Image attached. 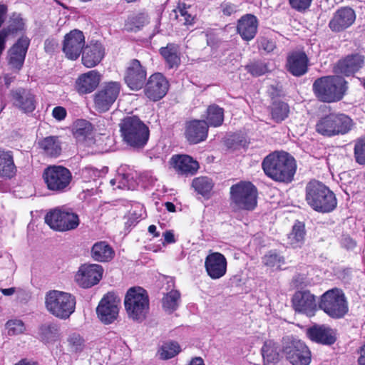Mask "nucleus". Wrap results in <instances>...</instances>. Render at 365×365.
<instances>
[{"label":"nucleus","instance_id":"ddd939ff","mask_svg":"<svg viewBox=\"0 0 365 365\" xmlns=\"http://www.w3.org/2000/svg\"><path fill=\"white\" fill-rule=\"evenodd\" d=\"M120 299L114 293L108 292L100 301L96 313L100 321L104 324L114 322L119 312Z\"/></svg>","mask_w":365,"mask_h":365},{"label":"nucleus","instance_id":"79ce46f5","mask_svg":"<svg viewBox=\"0 0 365 365\" xmlns=\"http://www.w3.org/2000/svg\"><path fill=\"white\" fill-rule=\"evenodd\" d=\"M305 236L304 225L297 222L292 227V232L288 235V243L293 247H299L304 243Z\"/></svg>","mask_w":365,"mask_h":365},{"label":"nucleus","instance_id":"20e7f679","mask_svg":"<svg viewBox=\"0 0 365 365\" xmlns=\"http://www.w3.org/2000/svg\"><path fill=\"white\" fill-rule=\"evenodd\" d=\"M120 131L123 141L133 148H143L149 138L148 127L135 115L121 120Z\"/></svg>","mask_w":365,"mask_h":365},{"label":"nucleus","instance_id":"a211bd4d","mask_svg":"<svg viewBox=\"0 0 365 365\" xmlns=\"http://www.w3.org/2000/svg\"><path fill=\"white\" fill-rule=\"evenodd\" d=\"M146 76V69L140 62L137 59H133L127 67L124 79L131 90L138 91L144 86Z\"/></svg>","mask_w":365,"mask_h":365},{"label":"nucleus","instance_id":"f03ea898","mask_svg":"<svg viewBox=\"0 0 365 365\" xmlns=\"http://www.w3.org/2000/svg\"><path fill=\"white\" fill-rule=\"evenodd\" d=\"M334 75L316 79L312 85L317 98L324 103H334L342 98V61L339 60L334 68Z\"/></svg>","mask_w":365,"mask_h":365},{"label":"nucleus","instance_id":"58836bf2","mask_svg":"<svg viewBox=\"0 0 365 365\" xmlns=\"http://www.w3.org/2000/svg\"><path fill=\"white\" fill-rule=\"evenodd\" d=\"M206 123L209 126H220L224 121V110L220 106L213 104L207 109Z\"/></svg>","mask_w":365,"mask_h":365},{"label":"nucleus","instance_id":"6ab92c4d","mask_svg":"<svg viewBox=\"0 0 365 365\" xmlns=\"http://www.w3.org/2000/svg\"><path fill=\"white\" fill-rule=\"evenodd\" d=\"M169 88V83L166 78L160 73L151 75L145 85V93L146 96L157 101L163 98Z\"/></svg>","mask_w":365,"mask_h":365},{"label":"nucleus","instance_id":"f704fd0d","mask_svg":"<svg viewBox=\"0 0 365 365\" xmlns=\"http://www.w3.org/2000/svg\"><path fill=\"white\" fill-rule=\"evenodd\" d=\"M45 153L51 157H57L61 152V141L58 136L46 137L38 143Z\"/></svg>","mask_w":365,"mask_h":365},{"label":"nucleus","instance_id":"13d9d810","mask_svg":"<svg viewBox=\"0 0 365 365\" xmlns=\"http://www.w3.org/2000/svg\"><path fill=\"white\" fill-rule=\"evenodd\" d=\"M259 46L260 49H262L264 51L269 53L274 49L275 44L272 41L266 38H262L259 41Z\"/></svg>","mask_w":365,"mask_h":365},{"label":"nucleus","instance_id":"0e129e2a","mask_svg":"<svg viewBox=\"0 0 365 365\" xmlns=\"http://www.w3.org/2000/svg\"><path fill=\"white\" fill-rule=\"evenodd\" d=\"M57 46V43L54 39H46L44 43V48L46 52H52Z\"/></svg>","mask_w":365,"mask_h":365},{"label":"nucleus","instance_id":"7c9ffc66","mask_svg":"<svg viewBox=\"0 0 365 365\" xmlns=\"http://www.w3.org/2000/svg\"><path fill=\"white\" fill-rule=\"evenodd\" d=\"M16 173L13 153L0 148V178H11Z\"/></svg>","mask_w":365,"mask_h":365},{"label":"nucleus","instance_id":"f3484780","mask_svg":"<svg viewBox=\"0 0 365 365\" xmlns=\"http://www.w3.org/2000/svg\"><path fill=\"white\" fill-rule=\"evenodd\" d=\"M294 310L307 317H312L317 311L315 296L309 291H298L292 299Z\"/></svg>","mask_w":365,"mask_h":365},{"label":"nucleus","instance_id":"c756f323","mask_svg":"<svg viewBox=\"0 0 365 365\" xmlns=\"http://www.w3.org/2000/svg\"><path fill=\"white\" fill-rule=\"evenodd\" d=\"M170 163L175 170L182 175H194L199 168L198 163L187 155H173Z\"/></svg>","mask_w":365,"mask_h":365},{"label":"nucleus","instance_id":"5701e85b","mask_svg":"<svg viewBox=\"0 0 365 365\" xmlns=\"http://www.w3.org/2000/svg\"><path fill=\"white\" fill-rule=\"evenodd\" d=\"M258 26L257 18L253 14H247L237 21V32L244 41H250L255 37Z\"/></svg>","mask_w":365,"mask_h":365},{"label":"nucleus","instance_id":"603ef678","mask_svg":"<svg viewBox=\"0 0 365 365\" xmlns=\"http://www.w3.org/2000/svg\"><path fill=\"white\" fill-rule=\"evenodd\" d=\"M68 342L73 351H80L83 348V339L78 334H71L68 338Z\"/></svg>","mask_w":365,"mask_h":365},{"label":"nucleus","instance_id":"c9c22d12","mask_svg":"<svg viewBox=\"0 0 365 365\" xmlns=\"http://www.w3.org/2000/svg\"><path fill=\"white\" fill-rule=\"evenodd\" d=\"M364 56L359 53L348 55L344 58V75L349 76L355 73L363 66Z\"/></svg>","mask_w":365,"mask_h":365},{"label":"nucleus","instance_id":"8fccbe9b","mask_svg":"<svg viewBox=\"0 0 365 365\" xmlns=\"http://www.w3.org/2000/svg\"><path fill=\"white\" fill-rule=\"evenodd\" d=\"M354 158L359 165H365V138L356 140L354 145Z\"/></svg>","mask_w":365,"mask_h":365},{"label":"nucleus","instance_id":"39448f33","mask_svg":"<svg viewBox=\"0 0 365 365\" xmlns=\"http://www.w3.org/2000/svg\"><path fill=\"white\" fill-rule=\"evenodd\" d=\"M45 307L54 317L67 319L75 311L76 299L70 293L51 290L46 294Z\"/></svg>","mask_w":365,"mask_h":365},{"label":"nucleus","instance_id":"c03bdc74","mask_svg":"<svg viewBox=\"0 0 365 365\" xmlns=\"http://www.w3.org/2000/svg\"><path fill=\"white\" fill-rule=\"evenodd\" d=\"M180 299V292L178 290H171L163 298L162 303L163 309L169 313L174 312L179 306Z\"/></svg>","mask_w":365,"mask_h":365},{"label":"nucleus","instance_id":"a19ab883","mask_svg":"<svg viewBox=\"0 0 365 365\" xmlns=\"http://www.w3.org/2000/svg\"><path fill=\"white\" fill-rule=\"evenodd\" d=\"M38 335L41 340L46 343H53L58 339V328L57 325L48 323L39 327Z\"/></svg>","mask_w":365,"mask_h":365},{"label":"nucleus","instance_id":"b1692460","mask_svg":"<svg viewBox=\"0 0 365 365\" xmlns=\"http://www.w3.org/2000/svg\"><path fill=\"white\" fill-rule=\"evenodd\" d=\"M208 125L205 120H194L186 123L185 135L192 144L204 141L207 137Z\"/></svg>","mask_w":365,"mask_h":365},{"label":"nucleus","instance_id":"0eeeda50","mask_svg":"<svg viewBox=\"0 0 365 365\" xmlns=\"http://www.w3.org/2000/svg\"><path fill=\"white\" fill-rule=\"evenodd\" d=\"M45 222L51 229L65 232L75 230L79 225L80 220L71 208L58 207L46 215Z\"/></svg>","mask_w":365,"mask_h":365},{"label":"nucleus","instance_id":"e433bc0d","mask_svg":"<svg viewBox=\"0 0 365 365\" xmlns=\"http://www.w3.org/2000/svg\"><path fill=\"white\" fill-rule=\"evenodd\" d=\"M24 21L19 14H13L10 17L9 26L0 31L4 32V44H5L6 38L10 36H14L19 31L24 30Z\"/></svg>","mask_w":365,"mask_h":365},{"label":"nucleus","instance_id":"a18cd8bd","mask_svg":"<svg viewBox=\"0 0 365 365\" xmlns=\"http://www.w3.org/2000/svg\"><path fill=\"white\" fill-rule=\"evenodd\" d=\"M289 113V106L282 101H275L272 106V117L277 122L283 121L288 117Z\"/></svg>","mask_w":365,"mask_h":365},{"label":"nucleus","instance_id":"cd10ccee","mask_svg":"<svg viewBox=\"0 0 365 365\" xmlns=\"http://www.w3.org/2000/svg\"><path fill=\"white\" fill-rule=\"evenodd\" d=\"M101 76L98 71H90L81 74L76 81V89L80 94H87L93 92L98 86Z\"/></svg>","mask_w":365,"mask_h":365},{"label":"nucleus","instance_id":"bb28decb","mask_svg":"<svg viewBox=\"0 0 365 365\" xmlns=\"http://www.w3.org/2000/svg\"><path fill=\"white\" fill-rule=\"evenodd\" d=\"M341 125V115L331 114L318 121L316 130L323 135L331 136L340 132Z\"/></svg>","mask_w":365,"mask_h":365},{"label":"nucleus","instance_id":"bf43d9fd","mask_svg":"<svg viewBox=\"0 0 365 365\" xmlns=\"http://www.w3.org/2000/svg\"><path fill=\"white\" fill-rule=\"evenodd\" d=\"M148 22L147 16L145 14H140L137 15L132 19V23L134 24L135 27L137 30L140 29L145 24Z\"/></svg>","mask_w":365,"mask_h":365},{"label":"nucleus","instance_id":"72a5a7b5","mask_svg":"<svg viewBox=\"0 0 365 365\" xmlns=\"http://www.w3.org/2000/svg\"><path fill=\"white\" fill-rule=\"evenodd\" d=\"M160 53L163 57L169 68H178L180 63L179 47L174 43H168L160 49Z\"/></svg>","mask_w":365,"mask_h":365},{"label":"nucleus","instance_id":"774afa93","mask_svg":"<svg viewBox=\"0 0 365 365\" xmlns=\"http://www.w3.org/2000/svg\"><path fill=\"white\" fill-rule=\"evenodd\" d=\"M7 11V8L5 5L0 4V26L5 20V15Z\"/></svg>","mask_w":365,"mask_h":365},{"label":"nucleus","instance_id":"3c124183","mask_svg":"<svg viewBox=\"0 0 365 365\" xmlns=\"http://www.w3.org/2000/svg\"><path fill=\"white\" fill-rule=\"evenodd\" d=\"M6 328L9 335H17L25 331V325L20 319L9 320L6 324Z\"/></svg>","mask_w":365,"mask_h":365},{"label":"nucleus","instance_id":"9b49d317","mask_svg":"<svg viewBox=\"0 0 365 365\" xmlns=\"http://www.w3.org/2000/svg\"><path fill=\"white\" fill-rule=\"evenodd\" d=\"M72 131L74 138L79 143L87 147H95L96 152L106 150L101 146L104 137L101 135L96 136L93 135V126L89 121L83 119L76 120L73 123Z\"/></svg>","mask_w":365,"mask_h":365},{"label":"nucleus","instance_id":"680f3d73","mask_svg":"<svg viewBox=\"0 0 365 365\" xmlns=\"http://www.w3.org/2000/svg\"><path fill=\"white\" fill-rule=\"evenodd\" d=\"M117 187L123 190H130L131 188L128 176L125 175L123 176H118V185H117Z\"/></svg>","mask_w":365,"mask_h":365},{"label":"nucleus","instance_id":"4468645a","mask_svg":"<svg viewBox=\"0 0 365 365\" xmlns=\"http://www.w3.org/2000/svg\"><path fill=\"white\" fill-rule=\"evenodd\" d=\"M319 308L329 317L339 319L342 317V291L334 288L324 292L319 304Z\"/></svg>","mask_w":365,"mask_h":365},{"label":"nucleus","instance_id":"f8f14e48","mask_svg":"<svg viewBox=\"0 0 365 365\" xmlns=\"http://www.w3.org/2000/svg\"><path fill=\"white\" fill-rule=\"evenodd\" d=\"M120 91L118 82L106 83L94 95V106L100 113L108 111L115 102Z\"/></svg>","mask_w":365,"mask_h":365},{"label":"nucleus","instance_id":"6e6552de","mask_svg":"<svg viewBox=\"0 0 365 365\" xmlns=\"http://www.w3.org/2000/svg\"><path fill=\"white\" fill-rule=\"evenodd\" d=\"M282 352L292 365H309L312 353L306 344L297 339L285 338L282 341Z\"/></svg>","mask_w":365,"mask_h":365},{"label":"nucleus","instance_id":"69168bd1","mask_svg":"<svg viewBox=\"0 0 365 365\" xmlns=\"http://www.w3.org/2000/svg\"><path fill=\"white\" fill-rule=\"evenodd\" d=\"M358 352L360 354V356L358 358V364L359 365H365V341Z\"/></svg>","mask_w":365,"mask_h":365},{"label":"nucleus","instance_id":"09e8293b","mask_svg":"<svg viewBox=\"0 0 365 365\" xmlns=\"http://www.w3.org/2000/svg\"><path fill=\"white\" fill-rule=\"evenodd\" d=\"M106 173L105 169L98 170L92 166H86L81 170V176L85 181L96 180Z\"/></svg>","mask_w":365,"mask_h":365},{"label":"nucleus","instance_id":"aec40b11","mask_svg":"<svg viewBox=\"0 0 365 365\" xmlns=\"http://www.w3.org/2000/svg\"><path fill=\"white\" fill-rule=\"evenodd\" d=\"M29 45L30 39L23 36L10 48L8 62L11 69L16 72L21 69Z\"/></svg>","mask_w":365,"mask_h":365},{"label":"nucleus","instance_id":"de8ad7c7","mask_svg":"<svg viewBox=\"0 0 365 365\" xmlns=\"http://www.w3.org/2000/svg\"><path fill=\"white\" fill-rule=\"evenodd\" d=\"M246 69L254 76H259L269 71L267 63L262 61H256L248 64Z\"/></svg>","mask_w":365,"mask_h":365},{"label":"nucleus","instance_id":"412c9836","mask_svg":"<svg viewBox=\"0 0 365 365\" xmlns=\"http://www.w3.org/2000/svg\"><path fill=\"white\" fill-rule=\"evenodd\" d=\"M227 262L225 257L217 252L210 253L205 259V268L212 279H218L227 272Z\"/></svg>","mask_w":365,"mask_h":365},{"label":"nucleus","instance_id":"052dcab7","mask_svg":"<svg viewBox=\"0 0 365 365\" xmlns=\"http://www.w3.org/2000/svg\"><path fill=\"white\" fill-rule=\"evenodd\" d=\"M52 115L56 120H62L66 116V110L63 107L57 106L53 109Z\"/></svg>","mask_w":365,"mask_h":365},{"label":"nucleus","instance_id":"423d86ee","mask_svg":"<svg viewBox=\"0 0 365 365\" xmlns=\"http://www.w3.org/2000/svg\"><path fill=\"white\" fill-rule=\"evenodd\" d=\"M124 305L130 319L142 322L149 309V299L146 291L139 287L130 288L125 294Z\"/></svg>","mask_w":365,"mask_h":365},{"label":"nucleus","instance_id":"473e14b6","mask_svg":"<svg viewBox=\"0 0 365 365\" xmlns=\"http://www.w3.org/2000/svg\"><path fill=\"white\" fill-rule=\"evenodd\" d=\"M261 354L264 365H274L279 361V351L277 344L273 340L264 341Z\"/></svg>","mask_w":365,"mask_h":365},{"label":"nucleus","instance_id":"c85d7f7f","mask_svg":"<svg viewBox=\"0 0 365 365\" xmlns=\"http://www.w3.org/2000/svg\"><path fill=\"white\" fill-rule=\"evenodd\" d=\"M104 54V48L101 43H90L82 51V63L87 68H93L101 61Z\"/></svg>","mask_w":365,"mask_h":365},{"label":"nucleus","instance_id":"4be33fe9","mask_svg":"<svg viewBox=\"0 0 365 365\" xmlns=\"http://www.w3.org/2000/svg\"><path fill=\"white\" fill-rule=\"evenodd\" d=\"M10 98L13 106L24 113H31L36 108L34 95L29 90L21 88L11 90Z\"/></svg>","mask_w":365,"mask_h":365},{"label":"nucleus","instance_id":"e2e57ef3","mask_svg":"<svg viewBox=\"0 0 365 365\" xmlns=\"http://www.w3.org/2000/svg\"><path fill=\"white\" fill-rule=\"evenodd\" d=\"M353 126V120L349 116L344 115V134L350 131Z\"/></svg>","mask_w":365,"mask_h":365},{"label":"nucleus","instance_id":"4c0bfd02","mask_svg":"<svg viewBox=\"0 0 365 365\" xmlns=\"http://www.w3.org/2000/svg\"><path fill=\"white\" fill-rule=\"evenodd\" d=\"M192 186L198 194L205 198H209L211 195L214 182L208 177L201 176L192 180Z\"/></svg>","mask_w":365,"mask_h":365},{"label":"nucleus","instance_id":"dca6fc26","mask_svg":"<svg viewBox=\"0 0 365 365\" xmlns=\"http://www.w3.org/2000/svg\"><path fill=\"white\" fill-rule=\"evenodd\" d=\"M84 45L85 37L83 32L74 29L64 36L63 51L68 59L76 60L82 53Z\"/></svg>","mask_w":365,"mask_h":365},{"label":"nucleus","instance_id":"a878e982","mask_svg":"<svg viewBox=\"0 0 365 365\" xmlns=\"http://www.w3.org/2000/svg\"><path fill=\"white\" fill-rule=\"evenodd\" d=\"M308 337L314 342L331 345L336 339L335 331L325 325H314L307 329Z\"/></svg>","mask_w":365,"mask_h":365},{"label":"nucleus","instance_id":"5fc2aeb1","mask_svg":"<svg viewBox=\"0 0 365 365\" xmlns=\"http://www.w3.org/2000/svg\"><path fill=\"white\" fill-rule=\"evenodd\" d=\"M355 20V11L350 7H344V29L351 26Z\"/></svg>","mask_w":365,"mask_h":365},{"label":"nucleus","instance_id":"1a4fd4ad","mask_svg":"<svg viewBox=\"0 0 365 365\" xmlns=\"http://www.w3.org/2000/svg\"><path fill=\"white\" fill-rule=\"evenodd\" d=\"M43 178L49 190L61 193L66 191L69 187L72 180V174L65 167L52 165L44 170Z\"/></svg>","mask_w":365,"mask_h":365},{"label":"nucleus","instance_id":"ea45409f","mask_svg":"<svg viewBox=\"0 0 365 365\" xmlns=\"http://www.w3.org/2000/svg\"><path fill=\"white\" fill-rule=\"evenodd\" d=\"M262 263L270 270L277 271L282 269V265L285 264V259L276 251L271 250L262 257Z\"/></svg>","mask_w":365,"mask_h":365},{"label":"nucleus","instance_id":"9d476101","mask_svg":"<svg viewBox=\"0 0 365 365\" xmlns=\"http://www.w3.org/2000/svg\"><path fill=\"white\" fill-rule=\"evenodd\" d=\"M232 202L240 209L253 210L257 205V189L250 182H240L230 187Z\"/></svg>","mask_w":365,"mask_h":365},{"label":"nucleus","instance_id":"4d7b16f0","mask_svg":"<svg viewBox=\"0 0 365 365\" xmlns=\"http://www.w3.org/2000/svg\"><path fill=\"white\" fill-rule=\"evenodd\" d=\"M237 6L230 2H224L221 4V10L224 15L230 16L237 11Z\"/></svg>","mask_w":365,"mask_h":365},{"label":"nucleus","instance_id":"393cba45","mask_svg":"<svg viewBox=\"0 0 365 365\" xmlns=\"http://www.w3.org/2000/svg\"><path fill=\"white\" fill-rule=\"evenodd\" d=\"M309 59L303 51L292 52L287 60V71L294 76H302L308 71Z\"/></svg>","mask_w":365,"mask_h":365},{"label":"nucleus","instance_id":"37998d69","mask_svg":"<svg viewBox=\"0 0 365 365\" xmlns=\"http://www.w3.org/2000/svg\"><path fill=\"white\" fill-rule=\"evenodd\" d=\"M181 351L179 344L176 341H167L163 344L158 351L160 359L168 360L173 358Z\"/></svg>","mask_w":365,"mask_h":365},{"label":"nucleus","instance_id":"f257e3e1","mask_svg":"<svg viewBox=\"0 0 365 365\" xmlns=\"http://www.w3.org/2000/svg\"><path fill=\"white\" fill-rule=\"evenodd\" d=\"M265 175L272 180L289 183L296 172L294 158L287 152L275 151L264 158L262 163Z\"/></svg>","mask_w":365,"mask_h":365},{"label":"nucleus","instance_id":"7ed1b4c3","mask_svg":"<svg viewBox=\"0 0 365 365\" xmlns=\"http://www.w3.org/2000/svg\"><path fill=\"white\" fill-rule=\"evenodd\" d=\"M306 201L314 210L329 212L336 206L334 192L322 182L311 180L306 186Z\"/></svg>","mask_w":365,"mask_h":365},{"label":"nucleus","instance_id":"338daca9","mask_svg":"<svg viewBox=\"0 0 365 365\" xmlns=\"http://www.w3.org/2000/svg\"><path fill=\"white\" fill-rule=\"evenodd\" d=\"M165 242L166 243H174L175 242L173 233L171 231H166L163 233Z\"/></svg>","mask_w":365,"mask_h":365},{"label":"nucleus","instance_id":"2eb2a0df","mask_svg":"<svg viewBox=\"0 0 365 365\" xmlns=\"http://www.w3.org/2000/svg\"><path fill=\"white\" fill-rule=\"evenodd\" d=\"M103 267L96 264L81 265L75 276L76 283L83 288H89L98 284L102 278Z\"/></svg>","mask_w":365,"mask_h":365},{"label":"nucleus","instance_id":"49530a36","mask_svg":"<svg viewBox=\"0 0 365 365\" xmlns=\"http://www.w3.org/2000/svg\"><path fill=\"white\" fill-rule=\"evenodd\" d=\"M189 9L190 7H186L185 4H179L174 10L178 21L187 26L192 25L195 22V16L189 12Z\"/></svg>","mask_w":365,"mask_h":365},{"label":"nucleus","instance_id":"864d4df0","mask_svg":"<svg viewBox=\"0 0 365 365\" xmlns=\"http://www.w3.org/2000/svg\"><path fill=\"white\" fill-rule=\"evenodd\" d=\"M329 27L333 31H340L342 29V11L338 9L329 22Z\"/></svg>","mask_w":365,"mask_h":365},{"label":"nucleus","instance_id":"2f4dec72","mask_svg":"<svg viewBox=\"0 0 365 365\" xmlns=\"http://www.w3.org/2000/svg\"><path fill=\"white\" fill-rule=\"evenodd\" d=\"M91 255L95 261L108 262L113 258L114 251L106 242L101 241L93 245Z\"/></svg>","mask_w":365,"mask_h":365},{"label":"nucleus","instance_id":"6e6d98bb","mask_svg":"<svg viewBox=\"0 0 365 365\" xmlns=\"http://www.w3.org/2000/svg\"><path fill=\"white\" fill-rule=\"evenodd\" d=\"M312 0H289V3L292 8L302 11L307 9Z\"/></svg>","mask_w":365,"mask_h":365}]
</instances>
